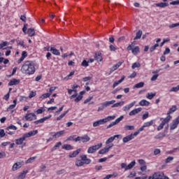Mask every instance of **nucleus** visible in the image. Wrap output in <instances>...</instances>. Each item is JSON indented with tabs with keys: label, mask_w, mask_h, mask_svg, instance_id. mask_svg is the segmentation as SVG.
Segmentation results:
<instances>
[{
	"label": "nucleus",
	"mask_w": 179,
	"mask_h": 179,
	"mask_svg": "<svg viewBox=\"0 0 179 179\" xmlns=\"http://www.w3.org/2000/svg\"><path fill=\"white\" fill-rule=\"evenodd\" d=\"M20 71L24 75H27L30 76L36 73V64L34 62L27 60L25 61L21 66Z\"/></svg>",
	"instance_id": "obj_1"
},
{
	"label": "nucleus",
	"mask_w": 179,
	"mask_h": 179,
	"mask_svg": "<svg viewBox=\"0 0 179 179\" xmlns=\"http://www.w3.org/2000/svg\"><path fill=\"white\" fill-rule=\"evenodd\" d=\"M177 111V106L174 105L172 106V107L168 110L167 112V116L163 119V117L160 118V120L162 121L161 124L157 127V131H162L163 128H164V126L166 124H169L170 122V120H171V115L173 113H176Z\"/></svg>",
	"instance_id": "obj_2"
},
{
	"label": "nucleus",
	"mask_w": 179,
	"mask_h": 179,
	"mask_svg": "<svg viewBox=\"0 0 179 179\" xmlns=\"http://www.w3.org/2000/svg\"><path fill=\"white\" fill-rule=\"evenodd\" d=\"M80 159L76 160V167H82L84 164H90L92 163V159H89L86 155H80Z\"/></svg>",
	"instance_id": "obj_3"
},
{
	"label": "nucleus",
	"mask_w": 179,
	"mask_h": 179,
	"mask_svg": "<svg viewBox=\"0 0 179 179\" xmlns=\"http://www.w3.org/2000/svg\"><path fill=\"white\" fill-rule=\"evenodd\" d=\"M133 45H134V43L129 45V46L127 48V51H131L134 55H138V54L141 52V49L139 48V46H135L134 48H132Z\"/></svg>",
	"instance_id": "obj_4"
},
{
	"label": "nucleus",
	"mask_w": 179,
	"mask_h": 179,
	"mask_svg": "<svg viewBox=\"0 0 179 179\" xmlns=\"http://www.w3.org/2000/svg\"><path fill=\"white\" fill-rule=\"evenodd\" d=\"M83 142V143H85L86 142H89L90 141V137L87 134L84 135L83 136H78L76 138H73L74 142Z\"/></svg>",
	"instance_id": "obj_5"
},
{
	"label": "nucleus",
	"mask_w": 179,
	"mask_h": 179,
	"mask_svg": "<svg viewBox=\"0 0 179 179\" xmlns=\"http://www.w3.org/2000/svg\"><path fill=\"white\" fill-rule=\"evenodd\" d=\"M115 103V100H112V101H106L105 102H103L101 103V106L98 108L97 111H103L106 107H108V106H111V104H114Z\"/></svg>",
	"instance_id": "obj_6"
},
{
	"label": "nucleus",
	"mask_w": 179,
	"mask_h": 179,
	"mask_svg": "<svg viewBox=\"0 0 179 179\" xmlns=\"http://www.w3.org/2000/svg\"><path fill=\"white\" fill-rule=\"evenodd\" d=\"M23 166H24V161L17 162L13 165L11 170L12 171H17L19 169H22Z\"/></svg>",
	"instance_id": "obj_7"
},
{
	"label": "nucleus",
	"mask_w": 179,
	"mask_h": 179,
	"mask_svg": "<svg viewBox=\"0 0 179 179\" xmlns=\"http://www.w3.org/2000/svg\"><path fill=\"white\" fill-rule=\"evenodd\" d=\"M135 164H136V162H135V160L132 161L127 166V164L122 163L121 169H124L125 171H127V170H131V169H134V166H135Z\"/></svg>",
	"instance_id": "obj_8"
},
{
	"label": "nucleus",
	"mask_w": 179,
	"mask_h": 179,
	"mask_svg": "<svg viewBox=\"0 0 179 179\" xmlns=\"http://www.w3.org/2000/svg\"><path fill=\"white\" fill-rule=\"evenodd\" d=\"M101 146H103V143H101L95 145H92L88 148L87 153H94V152H96V150H99Z\"/></svg>",
	"instance_id": "obj_9"
},
{
	"label": "nucleus",
	"mask_w": 179,
	"mask_h": 179,
	"mask_svg": "<svg viewBox=\"0 0 179 179\" xmlns=\"http://www.w3.org/2000/svg\"><path fill=\"white\" fill-rule=\"evenodd\" d=\"M179 124V115L173 120V122L171 123L170 129L171 131L176 129L177 127H178Z\"/></svg>",
	"instance_id": "obj_10"
},
{
	"label": "nucleus",
	"mask_w": 179,
	"mask_h": 179,
	"mask_svg": "<svg viewBox=\"0 0 179 179\" xmlns=\"http://www.w3.org/2000/svg\"><path fill=\"white\" fill-rule=\"evenodd\" d=\"M24 118L27 121H33V120H37V115L33 113H27Z\"/></svg>",
	"instance_id": "obj_11"
},
{
	"label": "nucleus",
	"mask_w": 179,
	"mask_h": 179,
	"mask_svg": "<svg viewBox=\"0 0 179 179\" xmlns=\"http://www.w3.org/2000/svg\"><path fill=\"white\" fill-rule=\"evenodd\" d=\"M124 120V115H121L120 117L115 120V121L112 122L110 124L107 126V128H111L112 127H114V125H117V124H120L121 121Z\"/></svg>",
	"instance_id": "obj_12"
},
{
	"label": "nucleus",
	"mask_w": 179,
	"mask_h": 179,
	"mask_svg": "<svg viewBox=\"0 0 179 179\" xmlns=\"http://www.w3.org/2000/svg\"><path fill=\"white\" fill-rule=\"evenodd\" d=\"M52 115H49L48 116H45L40 120H36L34 122V124L36 125H38V124H43V122H44L45 121H47V120H50V118H51Z\"/></svg>",
	"instance_id": "obj_13"
},
{
	"label": "nucleus",
	"mask_w": 179,
	"mask_h": 179,
	"mask_svg": "<svg viewBox=\"0 0 179 179\" xmlns=\"http://www.w3.org/2000/svg\"><path fill=\"white\" fill-rule=\"evenodd\" d=\"M112 147L113 144L110 146H106L105 148L99 151V155H105V153H108L110 149H111Z\"/></svg>",
	"instance_id": "obj_14"
},
{
	"label": "nucleus",
	"mask_w": 179,
	"mask_h": 179,
	"mask_svg": "<svg viewBox=\"0 0 179 179\" xmlns=\"http://www.w3.org/2000/svg\"><path fill=\"white\" fill-rule=\"evenodd\" d=\"M115 138H117V139H120V138H121V134H117V135H115V136H111L110 138H109L106 141V145H108L109 143H111L114 142Z\"/></svg>",
	"instance_id": "obj_15"
},
{
	"label": "nucleus",
	"mask_w": 179,
	"mask_h": 179,
	"mask_svg": "<svg viewBox=\"0 0 179 179\" xmlns=\"http://www.w3.org/2000/svg\"><path fill=\"white\" fill-rule=\"evenodd\" d=\"M27 138L24 134L22 137L15 140V144L16 145H22L23 142H24V141H26Z\"/></svg>",
	"instance_id": "obj_16"
},
{
	"label": "nucleus",
	"mask_w": 179,
	"mask_h": 179,
	"mask_svg": "<svg viewBox=\"0 0 179 179\" xmlns=\"http://www.w3.org/2000/svg\"><path fill=\"white\" fill-rule=\"evenodd\" d=\"M104 124H106V120H104V119H101L99 120L94 122L93 127H99V125H104Z\"/></svg>",
	"instance_id": "obj_17"
},
{
	"label": "nucleus",
	"mask_w": 179,
	"mask_h": 179,
	"mask_svg": "<svg viewBox=\"0 0 179 179\" xmlns=\"http://www.w3.org/2000/svg\"><path fill=\"white\" fill-rule=\"evenodd\" d=\"M64 134H65V130L55 132L53 134V138H55V139H58V138H61Z\"/></svg>",
	"instance_id": "obj_18"
},
{
	"label": "nucleus",
	"mask_w": 179,
	"mask_h": 179,
	"mask_svg": "<svg viewBox=\"0 0 179 179\" xmlns=\"http://www.w3.org/2000/svg\"><path fill=\"white\" fill-rule=\"evenodd\" d=\"M38 134V130L31 131L28 133L24 134L25 137L31 138V136H34Z\"/></svg>",
	"instance_id": "obj_19"
},
{
	"label": "nucleus",
	"mask_w": 179,
	"mask_h": 179,
	"mask_svg": "<svg viewBox=\"0 0 179 179\" xmlns=\"http://www.w3.org/2000/svg\"><path fill=\"white\" fill-rule=\"evenodd\" d=\"M135 137H134V134H131L130 135H128L123 138L122 141L124 143H127L129 142V141H132Z\"/></svg>",
	"instance_id": "obj_20"
},
{
	"label": "nucleus",
	"mask_w": 179,
	"mask_h": 179,
	"mask_svg": "<svg viewBox=\"0 0 179 179\" xmlns=\"http://www.w3.org/2000/svg\"><path fill=\"white\" fill-rule=\"evenodd\" d=\"M94 59L98 62H101L103 61V56H101V52H96L94 55Z\"/></svg>",
	"instance_id": "obj_21"
},
{
	"label": "nucleus",
	"mask_w": 179,
	"mask_h": 179,
	"mask_svg": "<svg viewBox=\"0 0 179 179\" xmlns=\"http://www.w3.org/2000/svg\"><path fill=\"white\" fill-rule=\"evenodd\" d=\"M27 57V52L22 51L21 57L17 60V64H22L24 59Z\"/></svg>",
	"instance_id": "obj_22"
},
{
	"label": "nucleus",
	"mask_w": 179,
	"mask_h": 179,
	"mask_svg": "<svg viewBox=\"0 0 179 179\" xmlns=\"http://www.w3.org/2000/svg\"><path fill=\"white\" fill-rule=\"evenodd\" d=\"M136 104V101H134L131 103H129L128 105L123 107V111H128L130 108H132Z\"/></svg>",
	"instance_id": "obj_23"
},
{
	"label": "nucleus",
	"mask_w": 179,
	"mask_h": 179,
	"mask_svg": "<svg viewBox=\"0 0 179 179\" xmlns=\"http://www.w3.org/2000/svg\"><path fill=\"white\" fill-rule=\"evenodd\" d=\"M142 111V108H138L134 110H132L129 113V115H136V114H138V113H141Z\"/></svg>",
	"instance_id": "obj_24"
},
{
	"label": "nucleus",
	"mask_w": 179,
	"mask_h": 179,
	"mask_svg": "<svg viewBox=\"0 0 179 179\" xmlns=\"http://www.w3.org/2000/svg\"><path fill=\"white\" fill-rule=\"evenodd\" d=\"M19 83H20V80L13 78L8 83V86H15L16 85H19Z\"/></svg>",
	"instance_id": "obj_25"
},
{
	"label": "nucleus",
	"mask_w": 179,
	"mask_h": 179,
	"mask_svg": "<svg viewBox=\"0 0 179 179\" xmlns=\"http://www.w3.org/2000/svg\"><path fill=\"white\" fill-rule=\"evenodd\" d=\"M80 148L73 151L72 153H70L69 155V157L70 158H73V157H76L78 156V155H79L80 153Z\"/></svg>",
	"instance_id": "obj_26"
},
{
	"label": "nucleus",
	"mask_w": 179,
	"mask_h": 179,
	"mask_svg": "<svg viewBox=\"0 0 179 179\" xmlns=\"http://www.w3.org/2000/svg\"><path fill=\"white\" fill-rule=\"evenodd\" d=\"M122 62H119L117 64H114L110 69L111 72H114V71H117L122 65Z\"/></svg>",
	"instance_id": "obj_27"
},
{
	"label": "nucleus",
	"mask_w": 179,
	"mask_h": 179,
	"mask_svg": "<svg viewBox=\"0 0 179 179\" xmlns=\"http://www.w3.org/2000/svg\"><path fill=\"white\" fill-rule=\"evenodd\" d=\"M27 34L29 37H33L36 36V31L33 28H29L27 30Z\"/></svg>",
	"instance_id": "obj_28"
},
{
	"label": "nucleus",
	"mask_w": 179,
	"mask_h": 179,
	"mask_svg": "<svg viewBox=\"0 0 179 179\" xmlns=\"http://www.w3.org/2000/svg\"><path fill=\"white\" fill-rule=\"evenodd\" d=\"M125 79V76H122L121 79L119 80L118 81H115L113 85V88L115 89V87H117V86H118V85H120V83H122V81Z\"/></svg>",
	"instance_id": "obj_29"
},
{
	"label": "nucleus",
	"mask_w": 179,
	"mask_h": 179,
	"mask_svg": "<svg viewBox=\"0 0 179 179\" xmlns=\"http://www.w3.org/2000/svg\"><path fill=\"white\" fill-rule=\"evenodd\" d=\"M50 51L53 55H61L59 50L54 47L50 48Z\"/></svg>",
	"instance_id": "obj_30"
},
{
	"label": "nucleus",
	"mask_w": 179,
	"mask_h": 179,
	"mask_svg": "<svg viewBox=\"0 0 179 179\" xmlns=\"http://www.w3.org/2000/svg\"><path fill=\"white\" fill-rule=\"evenodd\" d=\"M62 149H64V150H73V147L71 144H64L62 145Z\"/></svg>",
	"instance_id": "obj_31"
},
{
	"label": "nucleus",
	"mask_w": 179,
	"mask_h": 179,
	"mask_svg": "<svg viewBox=\"0 0 179 179\" xmlns=\"http://www.w3.org/2000/svg\"><path fill=\"white\" fill-rule=\"evenodd\" d=\"M166 136V133L160 132L157 136H155V139H163Z\"/></svg>",
	"instance_id": "obj_32"
},
{
	"label": "nucleus",
	"mask_w": 179,
	"mask_h": 179,
	"mask_svg": "<svg viewBox=\"0 0 179 179\" xmlns=\"http://www.w3.org/2000/svg\"><path fill=\"white\" fill-rule=\"evenodd\" d=\"M69 113V110H67L66 111H64L63 113H62L59 117H57V121H61V120H62V118H64V117H65V115Z\"/></svg>",
	"instance_id": "obj_33"
},
{
	"label": "nucleus",
	"mask_w": 179,
	"mask_h": 179,
	"mask_svg": "<svg viewBox=\"0 0 179 179\" xmlns=\"http://www.w3.org/2000/svg\"><path fill=\"white\" fill-rule=\"evenodd\" d=\"M155 6L157 8H166V6H169V3L161 2V3H156Z\"/></svg>",
	"instance_id": "obj_34"
},
{
	"label": "nucleus",
	"mask_w": 179,
	"mask_h": 179,
	"mask_svg": "<svg viewBox=\"0 0 179 179\" xmlns=\"http://www.w3.org/2000/svg\"><path fill=\"white\" fill-rule=\"evenodd\" d=\"M105 120V123L108 122V121H113V120H115V115H112V116H108L106 118H103Z\"/></svg>",
	"instance_id": "obj_35"
},
{
	"label": "nucleus",
	"mask_w": 179,
	"mask_h": 179,
	"mask_svg": "<svg viewBox=\"0 0 179 179\" xmlns=\"http://www.w3.org/2000/svg\"><path fill=\"white\" fill-rule=\"evenodd\" d=\"M149 104H150V102L145 100V99H143L141 100L140 102H139V105L140 106H149Z\"/></svg>",
	"instance_id": "obj_36"
},
{
	"label": "nucleus",
	"mask_w": 179,
	"mask_h": 179,
	"mask_svg": "<svg viewBox=\"0 0 179 179\" xmlns=\"http://www.w3.org/2000/svg\"><path fill=\"white\" fill-rule=\"evenodd\" d=\"M124 102L123 101H120V102H117L116 103H113V105L112 106V108H114L115 107H121V106H124Z\"/></svg>",
	"instance_id": "obj_37"
},
{
	"label": "nucleus",
	"mask_w": 179,
	"mask_h": 179,
	"mask_svg": "<svg viewBox=\"0 0 179 179\" xmlns=\"http://www.w3.org/2000/svg\"><path fill=\"white\" fill-rule=\"evenodd\" d=\"M124 131H134L135 127L131 125H125L124 127Z\"/></svg>",
	"instance_id": "obj_38"
},
{
	"label": "nucleus",
	"mask_w": 179,
	"mask_h": 179,
	"mask_svg": "<svg viewBox=\"0 0 179 179\" xmlns=\"http://www.w3.org/2000/svg\"><path fill=\"white\" fill-rule=\"evenodd\" d=\"M36 159H37V157H31L25 162V164H29L30 163H33V162H34Z\"/></svg>",
	"instance_id": "obj_39"
},
{
	"label": "nucleus",
	"mask_w": 179,
	"mask_h": 179,
	"mask_svg": "<svg viewBox=\"0 0 179 179\" xmlns=\"http://www.w3.org/2000/svg\"><path fill=\"white\" fill-rule=\"evenodd\" d=\"M142 37V31L139 30L138 32L136 34V36L134 37V40H139Z\"/></svg>",
	"instance_id": "obj_40"
},
{
	"label": "nucleus",
	"mask_w": 179,
	"mask_h": 179,
	"mask_svg": "<svg viewBox=\"0 0 179 179\" xmlns=\"http://www.w3.org/2000/svg\"><path fill=\"white\" fill-rule=\"evenodd\" d=\"M152 125H153V120H150L149 122H146L143 124V127L145 128H148L149 127H152Z\"/></svg>",
	"instance_id": "obj_41"
},
{
	"label": "nucleus",
	"mask_w": 179,
	"mask_h": 179,
	"mask_svg": "<svg viewBox=\"0 0 179 179\" xmlns=\"http://www.w3.org/2000/svg\"><path fill=\"white\" fill-rule=\"evenodd\" d=\"M143 86H145V83H143V82H140V83L136 84V85H134V87H135L136 89H141V87H143Z\"/></svg>",
	"instance_id": "obj_42"
},
{
	"label": "nucleus",
	"mask_w": 179,
	"mask_h": 179,
	"mask_svg": "<svg viewBox=\"0 0 179 179\" xmlns=\"http://www.w3.org/2000/svg\"><path fill=\"white\" fill-rule=\"evenodd\" d=\"M27 174V171H24L20 173L18 178H20V179L25 178Z\"/></svg>",
	"instance_id": "obj_43"
},
{
	"label": "nucleus",
	"mask_w": 179,
	"mask_h": 179,
	"mask_svg": "<svg viewBox=\"0 0 179 179\" xmlns=\"http://www.w3.org/2000/svg\"><path fill=\"white\" fill-rule=\"evenodd\" d=\"M9 43L8 41H3L1 43H0V50H6V48H3V47H6Z\"/></svg>",
	"instance_id": "obj_44"
},
{
	"label": "nucleus",
	"mask_w": 179,
	"mask_h": 179,
	"mask_svg": "<svg viewBox=\"0 0 179 179\" xmlns=\"http://www.w3.org/2000/svg\"><path fill=\"white\" fill-rule=\"evenodd\" d=\"M155 96H156V93H148L146 94V98L148 99V100H152Z\"/></svg>",
	"instance_id": "obj_45"
},
{
	"label": "nucleus",
	"mask_w": 179,
	"mask_h": 179,
	"mask_svg": "<svg viewBox=\"0 0 179 179\" xmlns=\"http://www.w3.org/2000/svg\"><path fill=\"white\" fill-rule=\"evenodd\" d=\"M45 111V108L44 107H41L37 110L35 111L36 114H43Z\"/></svg>",
	"instance_id": "obj_46"
},
{
	"label": "nucleus",
	"mask_w": 179,
	"mask_h": 179,
	"mask_svg": "<svg viewBox=\"0 0 179 179\" xmlns=\"http://www.w3.org/2000/svg\"><path fill=\"white\" fill-rule=\"evenodd\" d=\"M9 129H13V131H16L17 129V127H16V126L13 124H10L6 128V131H9Z\"/></svg>",
	"instance_id": "obj_47"
},
{
	"label": "nucleus",
	"mask_w": 179,
	"mask_h": 179,
	"mask_svg": "<svg viewBox=\"0 0 179 179\" xmlns=\"http://www.w3.org/2000/svg\"><path fill=\"white\" fill-rule=\"evenodd\" d=\"M17 45H20V47H22V48H26V45H24V41H17Z\"/></svg>",
	"instance_id": "obj_48"
},
{
	"label": "nucleus",
	"mask_w": 179,
	"mask_h": 179,
	"mask_svg": "<svg viewBox=\"0 0 179 179\" xmlns=\"http://www.w3.org/2000/svg\"><path fill=\"white\" fill-rule=\"evenodd\" d=\"M132 69H135V68H141V63L135 62L131 66Z\"/></svg>",
	"instance_id": "obj_49"
},
{
	"label": "nucleus",
	"mask_w": 179,
	"mask_h": 179,
	"mask_svg": "<svg viewBox=\"0 0 179 179\" xmlns=\"http://www.w3.org/2000/svg\"><path fill=\"white\" fill-rule=\"evenodd\" d=\"M50 96H51V94H50V92L48 93H45V94H43L41 96V99H48V97H50Z\"/></svg>",
	"instance_id": "obj_50"
},
{
	"label": "nucleus",
	"mask_w": 179,
	"mask_h": 179,
	"mask_svg": "<svg viewBox=\"0 0 179 179\" xmlns=\"http://www.w3.org/2000/svg\"><path fill=\"white\" fill-rule=\"evenodd\" d=\"M157 47H159V43H155L154 45H152L150 48V52H153V51H155V50H156V48H157Z\"/></svg>",
	"instance_id": "obj_51"
},
{
	"label": "nucleus",
	"mask_w": 179,
	"mask_h": 179,
	"mask_svg": "<svg viewBox=\"0 0 179 179\" xmlns=\"http://www.w3.org/2000/svg\"><path fill=\"white\" fill-rule=\"evenodd\" d=\"M62 145V143L61 141H59L57 143V144L52 148V150H57V148H59Z\"/></svg>",
	"instance_id": "obj_52"
},
{
	"label": "nucleus",
	"mask_w": 179,
	"mask_h": 179,
	"mask_svg": "<svg viewBox=\"0 0 179 179\" xmlns=\"http://www.w3.org/2000/svg\"><path fill=\"white\" fill-rule=\"evenodd\" d=\"M83 99V96L82 95H78L75 99L74 101L76 103H79V101H80V100H82Z\"/></svg>",
	"instance_id": "obj_53"
},
{
	"label": "nucleus",
	"mask_w": 179,
	"mask_h": 179,
	"mask_svg": "<svg viewBox=\"0 0 179 179\" xmlns=\"http://www.w3.org/2000/svg\"><path fill=\"white\" fill-rule=\"evenodd\" d=\"M6 135V133H5V130H3V129H0V138H3Z\"/></svg>",
	"instance_id": "obj_54"
},
{
	"label": "nucleus",
	"mask_w": 179,
	"mask_h": 179,
	"mask_svg": "<svg viewBox=\"0 0 179 179\" xmlns=\"http://www.w3.org/2000/svg\"><path fill=\"white\" fill-rule=\"evenodd\" d=\"M36 94H37L36 92L31 91L29 95V98L33 99V97H36Z\"/></svg>",
	"instance_id": "obj_55"
},
{
	"label": "nucleus",
	"mask_w": 179,
	"mask_h": 179,
	"mask_svg": "<svg viewBox=\"0 0 179 179\" xmlns=\"http://www.w3.org/2000/svg\"><path fill=\"white\" fill-rule=\"evenodd\" d=\"M173 160H174V157H168L166 160H165V163H170V162H173Z\"/></svg>",
	"instance_id": "obj_56"
},
{
	"label": "nucleus",
	"mask_w": 179,
	"mask_h": 179,
	"mask_svg": "<svg viewBox=\"0 0 179 179\" xmlns=\"http://www.w3.org/2000/svg\"><path fill=\"white\" fill-rule=\"evenodd\" d=\"M178 90H179V85H177L176 87H172V88L169 90V92H178Z\"/></svg>",
	"instance_id": "obj_57"
},
{
	"label": "nucleus",
	"mask_w": 179,
	"mask_h": 179,
	"mask_svg": "<svg viewBox=\"0 0 179 179\" xmlns=\"http://www.w3.org/2000/svg\"><path fill=\"white\" fill-rule=\"evenodd\" d=\"M82 66H85V68L89 66V62L86 60H83V62L81 63Z\"/></svg>",
	"instance_id": "obj_58"
},
{
	"label": "nucleus",
	"mask_w": 179,
	"mask_h": 179,
	"mask_svg": "<svg viewBox=\"0 0 179 179\" xmlns=\"http://www.w3.org/2000/svg\"><path fill=\"white\" fill-rule=\"evenodd\" d=\"M178 26H179V22L170 24L169 27V29H174V27H178Z\"/></svg>",
	"instance_id": "obj_59"
},
{
	"label": "nucleus",
	"mask_w": 179,
	"mask_h": 179,
	"mask_svg": "<svg viewBox=\"0 0 179 179\" xmlns=\"http://www.w3.org/2000/svg\"><path fill=\"white\" fill-rule=\"evenodd\" d=\"M91 100H93V96H89L88 98H87L84 101V104H87V103H89V101H90Z\"/></svg>",
	"instance_id": "obj_60"
},
{
	"label": "nucleus",
	"mask_w": 179,
	"mask_h": 179,
	"mask_svg": "<svg viewBox=\"0 0 179 179\" xmlns=\"http://www.w3.org/2000/svg\"><path fill=\"white\" fill-rule=\"evenodd\" d=\"M138 162L141 166H145L146 164V162L143 159H138Z\"/></svg>",
	"instance_id": "obj_61"
},
{
	"label": "nucleus",
	"mask_w": 179,
	"mask_h": 179,
	"mask_svg": "<svg viewBox=\"0 0 179 179\" xmlns=\"http://www.w3.org/2000/svg\"><path fill=\"white\" fill-rule=\"evenodd\" d=\"M157 78H159V74H155L152 76V77L151 78L152 82H155V80H157Z\"/></svg>",
	"instance_id": "obj_62"
},
{
	"label": "nucleus",
	"mask_w": 179,
	"mask_h": 179,
	"mask_svg": "<svg viewBox=\"0 0 179 179\" xmlns=\"http://www.w3.org/2000/svg\"><path fill=\"white\" fill-rule=\"evenodd\" d=\"M57 89V87H51L50 89H49V94H52V92H55Z\"/></svg>",
	"instance_id": "obj_63"
},
{
	"label": "nucleus",
	"mask_w": 179,
	"mask_h": 179,
	"mask_svg": "<svg viewBox=\"0 0 179 179\" xmlns=\"http://www.w3.org/2000/svg\"><path fill=\"white\" fill-rule=\"evenodd\" d=\"M92 78V77L88 76V77H85L83 78V82H87L89 80H91V79Z\"/></svg>",
	"instance_id": "obj_64"
}]
</instances>
